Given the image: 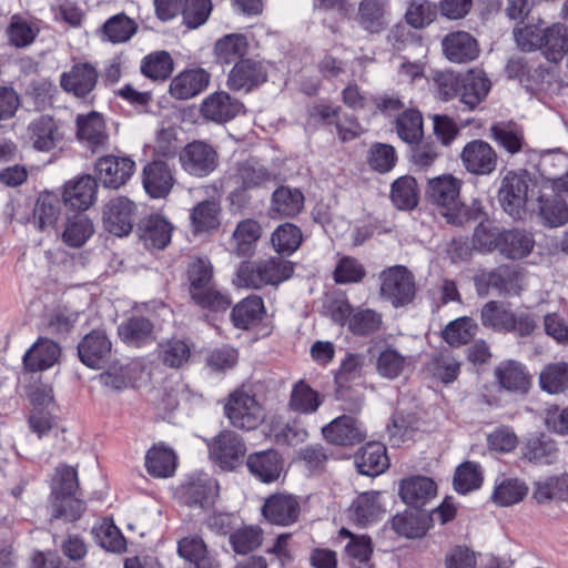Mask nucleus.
Returning a JSON list of instances; mask_svg holds the SVG:
<instances>
[{
	"instance_id": "1",
	"label": "nucleus",
	"mask_w": 568,
	"mask_h": 568,
	"mask_svg": "<svg viewBox=\"0 0 568 568\" xmlns=\"http://www.w3.org/2000/svg\"><path fill=\"white\" fill-rule=\"evenodd\" d=\"M462 181L452 174H443L427 182L425 196L435 205L447 223L462 226L469 221V213L460 200Z\"/></svg>"
},
{
	"instance_id": "2",
	"label": "nucleus",
	"mask_w": 568,
	"mask_h": 568,
	"mask_svg": "<svg viewBox=\"0 0 568 568\" xmlns=\"http://www.w3.org/2000/svg\"><path fill=\"white\" fill-rule=\"evenodd\" d=\"M79 488L77 469L72 466L61 464L55 467L51 481V517L62 518L67 521L78 520L85 507L81 499L72 498Z\"/></svg>"
},
{
	"instance_id": "3",
	"label": "nucleus",
	"mask_w": 568,
	"mask_h": 568,
	"mask_svg": "<svg viewBox=\"0 0 568 568\" xmlns=\"http://www.w3.org/2000/svg\"><path fill=\"white\" fill-rule=\"evenodd\" d=\"M538 181L527 170L509 171L503 179L498 192L504 211L515 220L526 215L527 203L538 194Z\"/></svg>"
},
{
	"instance_id": "4",
	"label": "nucleus",
	"mask_w": 568,
	"mask_h": 568,
	"mask_svg": "<svg viewBox=\"0 0 568 568\" xmlns=\"http://www.w3.org/2000/svg\"><path fill=\"white\" fill-rule=\"evenodd\" d=\"M293 273V264L281 257L243 262L237 268L235 284L251 290H260L267 285L277 286L288 280Z\"/></svg>"
},
{
	"instance_id": "5",
	"label": "nucleus",
	"mask_w": 568,
	"mask_h": 568,
	"mask_svg": "<svg viewBox=\"0 0 568 568\" xmlns=\"http://www.w3.org/2000/svg\"><path fill=\"white\" fill-rule=\"evenodd\" d=\"M381 297L389 302L394 307H403L410 304L416 295V282L414 274L404 265H394L379 273Z\"/></svg>"
},
{
	"instance_id": "6",
	"label": "nucleus",
	"mask_w": 568,
	"mask_h": 568,
	"mask_svg": "<svg viewBox=\"0 0 568 568\" xmlns=\"http://www.w3.org/2000/svg\"><path fill=\"white\" fill-rule=\"evenodd\" d=\"M224 412L231 425L242 430L256 429L265 418L264 409L255 396L243 390L230 394Z\"/></svg>"
},
{
	"instance_id": "7",
	"label": "nucleus",
	"mask_w": 568,
	"mask_h": 568,
	"mask_svg": "<svg viewBox=\"0 0 568 568\" xmlns=\"http://www.w3.org/2000/svg\"><path fill=\"white\" fill-rule=\"evenodd\" d=\"M210 457L223 470H234L244 463L246 444L233 430H223L207 444Z\"/></svg>"
},
{
	"instance_id": "8",
	"label": "nucleus",
	"mask_w": 568,
	"mask_h": 568,
	"mask_svg": "<svg viewBox=\"0 0 568 568\" xmlns=\"http://www.w3.org/2000/svg\"><path fill=\"white\" fill-rule=\"evenodd\" d=\"M138 205L126 196L110 199L102 210V225L105 232L118 236H128L134 225Z\"/></svg>"
},
{
	"instance_id": "9",
	"label": "nucleus",
	"mask_w": 568,
	"mask_h": 568,
	"mask_svg": "<svg viewBox=\"0 0 568 568\" xmlns=\"http://www.w3.org/2000/svg\"><path fill=\"white\" fill-rule=\"evenodd\" d=\"M182 169L190 175L203 178L211 174L217 166V151L209 143L194 140L179 153Z\"/></svg>"
},
{
	"instance_id": "10",
	"label": "nucleus",
	"mask_w": 568,
	"mask_h": 568,
	"mask_svg": "<svg viewBox=\"0 0 568 568\" xmlns=\"http://www.w3.org/2000/svg\"><path fill=\"white\" fill-rule=\"evenodd\" d=\"M78 356L82 364L101 369L112 359V342L105 331L92 329L78 344Z\"/></svg>"
},
{
	"instance_id": "11",
	"label": "nucleus",
	"mask_w": 568,
	"mask_h": 568,
	"mask_svg": "<svg viewBox=\"0 0 568 568\" xmlns=\"http://www.w3.org/2000/svg\"><path fill=\"white\" fill-rule=\"evenodd\" d=\"M247 40L241 33L226 34L214 45L216 62L222 67L234 64L231 71H254L256 65L243 57L247 50Z\"/></svg>"
},
{
	"instance_id": "12",
	"label": "nucleus",
	"mask_w": 568,
	"mask_h": 568,
	"mask_svg": "<svg viewBox=\"0 0 568 568\" xmlns=\"http://www.w3.org/2000/svg\"><path fill=\"white\" fill-rule=\"evenodd\" d=\"M460 160L465 170L474 175L491 174L498 163L496 151L484 140H471L463 148Z\"/></svg>"
},
{
	"instance_id": "13",
	"label": "nucleus",
	"mask_w": 568,
	"mask_h": 568,
	"mask_svg": "<svg viewBox=\"0 0 568 568\" xmlns=\"http://www.w3.org/2000/svg\"><path fill=\"white\" fill-rule=\"evenodd\" d=\"M94 169L104 187L119 189L132 176L135 162L129 156L109 154L99 158Z\"/></svg>"
},
{
	"instance_id": "14",
	"label": "nucleus",
	"mask_w": 568,
	"mask_h": 568,
	"mask_svg": "<svg viewBox=\"0 0 568 568\" xmlns=\"http://www.w3.org/2000/svg\"><path fill=\"white\" fill-rule=\"evenodd\" d=\"M324 438L334 445L354 446L365 440L366 429L355 417L342 415L322 428Z\"/></svg>"
},
{
	"instance_id": "15",
	"label": "nucleus",
	"mask_w": 568,
	"mask_h": 568,
	"mask_svg": "<svg viewBox=\"0 0 568 568\" xmlns=\"http://www.w3.org/2000/svg\"><path fill=\"white\" fill-rule=\"evenodd\" d=\"M262 514L268 523L285 527L298 520L301 505L293 495L274 494L264 501Z\"/></svg>"
},
{
	"instance_id": "16",
	"label": "nucleus",
	"mask_w": 568,
	"mask_h": 568,
	"mask_svg": "<svg viewBox=\"0 0 568 568\" xmlns=\"http://www.w3.org/2000/svg\"><path fill=\"white\" fill-rule=\"evenodd\" d=\"M77 138L93 153L103 149L109 142L106 125L101 113L91 111L77 115Z\"/></svg>"
},
{
	"instance_id": "17",
	"label": "nucleus",
	"mask_w": 568,
	"mask_h": 568,
	"mask_svg": "<svg viewBox=\"0 0 568 568\" xmlns=\"http://www.w3.org/2000/svg\"><path fill=\"white\" fill-rule=\"evenodd\" d=\"M142 184L152 199H163L171 192L175 178L166 162L153 160L143 168Z\"/></svg>"
},
{
	"instance_id": "18",
	"label": "nucleus",
	"mask_w": 568,
	"mask_h": 568,
	"mask_svg": "<svg viewBox=\"0 0 568 568\" xmlns=\"http://www.w3.org/2000/svg\"><path fill=\"white\" fill-rule=\"evenodd\" d=\"M537 202V216L542 226L556 229L568 223V204L562 196L548 192L544 186L538 190Z\"/></svg>"
},
{
	"instance_id": "19",
	"label": "nucleus",
	"mask_w": 568,
	"mask_h": 568,
	"mask_svg": "<svg viewBox=\"0 0 568 568\" xmlns=\"http://www.w3.org/2000/svg\"><path fill=\"white\" fill-rule=\"evenodd\" d=\"M244 109L241 101L232 99L226 92L210 94L201 104V115L209 121L223 124L232 121Z\"/></svg>"
},
{
	"instance_id": "20",
	"label": "nucleus",
	"mask_w": 568,
	"mask_h": 568,
	"mask_svg": "<svg viewBox=\"0 0 568 568\" xmlns=\"http://www.w3.org/2000/svg\"><path fill=\"white\" fill-rule=\"evenodd\" d=\"M495 377L500 388L524 396L531 387V376L527 367L517 361H504L495 369Z\"/></svg>"
},
{
	"instance_id": "21",
	"label": "nucleus",
	"mask_w": 568,
	"mask_h": 568,
	"mask_svg": "<svg viewBox=\"0 0 568 568\" xmlns=\"http://www.w3.org/2000/svg\"><path fill=\"white\" fill-rule=\"evenodd\" d=\"M245 465L251 475L265 484L277 480L283 470V459L275 449L250 454L245 459Z\"/></svg>"
},
{
	"instance_id": "22",
	"label": "nucleus",
	"mask_w": 568,
	"mask_h": 568,
	"mask_svg": "<svg viewBox=\"0 0 568 568\" xmlns=\"http://www.w3.org/2000/svg\"><path fill=\"white\" fill-rule=\"evenodd\" d=\"M60 355L61 347L58 343L39 337L23 355V367L31 373L42 372L58 363Z\"/></svg>"
},
{
	"instance_id": "23",
	"label": "nucleus",
	"mask_w": 568,
	"mask_h": 568,
	"mask_svg": "<svg viewBox=\"0 0 568 568\" xmlns=\"http://www.w3.org/2000/svg\"><path fill=\"white\" fill-rule=\"evenodd\" d=\"M97 190L95 179L91 175H83L64 185L62 199L70 209L85 211L94 203Z\"/></svg>"
},
{
	"instance_id": "24",
	"label": "nucleus",
	"mask_w": 568,
	"mask_h": 568,
	"mask_svg": "<svg viewBox=\"0 0 568 568\" xmlns=\"http://www.w3.org/2000/svg\"><path fill=\"white\" fill-rule=\"evenodd\" d=\"M437 494L435 481L426 476H410L399 483V496L408 506L420 508Z\"/></svg>"
},
{
	"instance_id": "25",
	"label": "nucleus",
	"mask_w": 568,
	"mask_h": 568,
	"mask_svg": "<svg viewBox=\"0 0 568 568\" xmlns=\"http://www.w3.org/2000/svg\"><path fill=\"white\" fill-rule=\"evenodd\" d=\"M217 495V481L210 477H200L183 486L181 499L189 507L206 509L214 505Z\"/></svg>"
},
{
	"instance_id": "26",
	"label": "nucleus",
	"mask_w": 568,
	"mask_h": 568,
	"mask_svg": "<svg viewBox=\"0 0 568 568\" xmlns=\"http://www.w3.org/2000/svg\"><path fill=\"white\" fill-rule=\"evenodd\" d=\"M136 233L146 247L162 250L171 241L172 225L164 217L151 214L138 223Z\"/></svg>"
},
{
	"instance_id": "27",
	"label": "nucleus",
	"mask_w": 568,
	"mask_h": 568,
	"mask_svg": "<svg viewBox=\"0 0 568 568\" xmlns=\"http://www.w3.org/2000/svg\"><path fill=\"white\" fill-rule=\"evenodd\" d=\"M355 465L359 474L375 477L389 467V458L385 445L371 442L363 446L355 455Z\"/></svg>"
},
{
	"instance_id": "28",
	"label": "nucleus",
	"mask_w": 568,
	"mask_h": 568,
	"mask_svg": "<svg viewBox=\"0 0 568 568\" xmlns=\"http://www.w3.org/2000/svg\"><path fill=\"white\" fill-rule=\"evenodd\" d=\"M442 47L446 58L455 63L473 61L478 55V44L468 32L457 31L447 34Z\"/></svg>"
},
{
	"instance_id": "29",
	"label": "nucleus",
	"mask_w": 568,
	"mask_h": 568,
	"mask_svg": "<svg viewBox=\"0 0 568 568\" xmlns=\"http://www.w3.org/2000/svg\"><path fill=\"white\" fill-rule=\"evenodd\" d=\"M120 339L132 347H141L155 339L154 325L144 316H131L118 326Z\"/></svg>"
},
{
	"instance_id": "30",
	"label": "nucleus",
	"mask_w": 568,
	"mask_h": 568,
	"mask_svg": "<svg viewBox=\"0 0 568 568\" xmlns=\"http://www.w3.org/2000/svg\"><path fill=\"white\" fill-rule=\"evenodd\" d=\"M178 552L187 561V568H220V562L200 536L182 538L178 544Z\"/></svg>"
},
{
	"instance_id": "31",
	"label": "nucleus",
	"mask_w": 568,
	"mask_h": 568,
	"mask_svg": "<svg viewBox=\"0 0 568 568\" xmlns=\"http://www.w3.org/2000/svg\"><path fill=\"white\" fill-rule=\"evenodd\" d=\"M304 194L298 189L278 186L272 194L270 215L275 217H294L304 207Z\"/></svg>"
},
{
	"instance_id": "32",
	"label": "nucleus",
	"mask_w": 568,
	"mask_h": 568,
	"mask_svg": "<svg viewBox=\"0 0 568 568\" xmlns=\"http://www.w3.org/2000/svg\"><path fill=\"white\" fill-rule=\"evenodd\" d=\"M499 253L511 260L528 256L535 246V236L530 231L514 227L501 231Z\"/></svg>"
},
{
	"instance_id": "33",
	"label": "nucleus",
	"mask_w": 568,
	"mask_h": 568,
	"mask_svg": "<svg viewBox=\"0 0 568 568\" xmlns=\"http://www.w3.org/2000/svg\"><path fill=\"white\" fill-rule=\"evenodd\" d=\"M523 455L535 465H552L558 462L560 450L555 439L546 434H538L527 439Z\"/></svg>"
},
{
	"instance_id": "34",
	"label": "nucleus",
	"mask_w": 568,
	"mask_h": 568,
	"mask_svg": "<svg viewBox=\"0 0 568 568\" xmlns=\"http://www.w3.org/2000/svg\"><path fill=\"white\" fill-rule=\"evenodd\" d=\"M323 402L324 396L321 393L311 387L306 381L300 379L292 387L287 405L294 413L311 415L317 412Z\"/></svg>"
},
{
	"instance_id": "35",
	"label": "nucleus",
	"mask_w": 568,
	"mask_h": 568,
	"mask_svg": "<svg viewBox=\"0 0 568 568\" xmlns=\"http://www.w3.org/2000/svg\"><path fill=\"white\" fill-rule=\"evenodd\" d=\"M30 138L33 146L39 151H50L62 139L59 126L53 118L40 115L29 124Z\"/></svg>"
},
{
	"instance_id": "36",
	"label": "nucleus",
	"mask_w": 568,
	"mask_h": 568,
	"mask_svg": "<svg viewBox=\"0 0 568 568\" xmlns=\"http://www.w3.org/2000/svg\"><path fill=\"white\" fill-rule=\"evenodd\" d=\"M486 73H462L459 100L470 110L475 109L488 94L491 82Z\"/></svg>"
},
{
	"instance_id": "37",
	"label": "nucleus",
	"mask_w": 568,
	"mask_h": 568,
	"mask_svg": "<svg viewBox=\"0 0 568 568\" xmlns=\"http://www.w3.org/2000/svg\"><path fill=\"white\" fill-rule=\"evenodd\" d=\"M145 467L153 477H170L176 468V455L173 449L164 445H154L145 455Z\"/></svg>"
},
{
	"instance_id": "38",
	"label": "nucleus",
	"mask_w": 568,
	"mask_h": 568,
	"mask_svg": "<svg viewBox=\"0 0 568 568\" xmlns=\"http://www.w3.org/2000/svg\"><path fill=\"white\" fill-rule=\"evenodd\" d=\"M486 284L500 295H517L521 290L520 273L516 267L500 265L483 275Z\"/></svg>"
},
{
	"instance_id": "39",
	"label": "nucleus",
	"mask_w": 568,
	"mask_h": 568,
	"mask_svg": "<svg viewBox=\"0 0 568 568\" xmlns=\"http://www.w3.org/2000/svg\"><path fill=\"white\" fill-rule=\"evenodd\" d=\"M210 82V73H178L170 83V93L178 100H187L201 93Z\"/></svg>"
},
{
	"instance_id": "40",
	"label": "nucleus",
	"mask_w": 568,
	"mask_h": 568,
	"mask_svg": "<svg viewBox=\"0 0 568 568\" xmlns=\"http://www.w3.org/2000/svg\"><path fill=\"white\" fill-rule=\"evenodd\" d=\"M265 313L264 302L257 295H251L232 310V321L237 328L247 329L257 324Z\"/></svg>"
},
{
	"instance_id": "41",
	"label": "nucleus",
	"mask_w": 568,
	"mask_h": 568,
	"mask_svg": "<svg viewBox=\"0 0 568 568\" xmlns=\"http://www.w3.org/2000/svg\"><path fill=\"white\" fill-rule=\"evenodd\" d=\"M390 200L398 210L409 211L417 206L419 190L415 178L403 175L390 186Z\"/></svg>"
},
{
	"instance_id": "42",
	"label": "nucleus",
	"mask_w": 568,
	"mask_h": 568,
	"mask_svg": "<svg viewBox=\"0 0 568 568\" xmlns=\"http://www.w3.org/2000/svg\"><path fill=\"white\" fill-rule=\"evenodd\" d=\"M568 50V30L561 23L544 29L542 54L551 62L561 60Z\"/></svg>"
},
{
	"instance_id": "43",
	"label": "nucleus",
	"mask_w": 568,
	"mask_h": 568,
	"mask_svg": "<svg viewBox=\"0 0 568 568\" xmlns=\"http://www.w3.org/2000/svg\"><path fill=\"white\" fill-rule=\"evenodd\" d=\"M387 0H361L358 22L369 32L377 33L385 28Z\"/></svg>"
},
{
	"instance_id": "44",
	"label": "nucleus",
	"mask_w": 568,
	"mask_h": 568,
	"mask_svg": "<svg viewBox=\"0 0 568 568\" xmlns=\"http://www.w3.org/2000/svg\"><path fill=\"white\" fill-rule=\"evenodd\" d=\"M93 233V222L87 215L77 213L68 217L65 229L62 233V240L71 247H81Z\"/></svg>"
},
{
	"instance_id": "45",
	"label": "nucleus",
	"mask_w": 568,
	"mask_h": 568,
	"mask_svg": "<svg viewBox=\"0 0 568 568\" xmlns=\"http://www.w3.org/2000/svg\"><path fill=\"white\" fill-rule=\"evenodd\" d=\"M260 236L261 226L257 222L253 220L241 221L233 232V252L239 257L250 256L253 253L255 243Z\"/></svg>"
},
{
	"instance_id": "46",
	"label": "nucleus",
	"mask_w": 568,
	"mask_h": 568,
	"mask_svg": "<svg viewBox=\"0 0 568 568\" xmlns=\"http://www.w3.org/2000/svg\"><path fill=\"white\" fill-rule=\"evenodd\" d=\"M540 388L551 395L568 389V363L556 362L546 365L539 374Z\"/></svg>"
},
{
	"instance_id": "47",
	"label": "nucleus",
	"mask_w": 568,
	"mask_h": 568,
	"mask_svg": "<svg viewBox=\"0 0 568 568\" xmlns=\"http://www.w3.org/2000/svg\"><path fill=\"white\" fill-rule=\"evenodd\" d=\"M138 30V23L124 13L109 18L102 26L103 39L112 43L129 41Z\"/></svg>"
},
{
	"instance_id": "48",
	"label": "nucleus",
	"mask_w": 568,
	"mask_h": 568,
	"mask_svg": "<svg viewBox=\"0 0 568 568\" xmlns=\"http://www.w3.org/2000/svg\"><path fill=\"white\" fill-rule=\"evenodd\" d=\"M490 133L494 141L510 154L520 152L525 143L524 132L515 123H495Z\"/></svg>"
},
{
	"instance_id": "49",
	"label": "nucleus",
	"mask_w": 568,
	"mask_h": 568,
	"mask_svg": "<svg viewBox=\"0 0 568 568\" xmlns=\"http://www.w3.org/2000/svg\"><path fill=\"white\" fill-rule=\"evenodd\" d=\"M395 129L399 139L413 145L423 139V115L417 110L404 111L395 121Z\"/></svg>"
},
{
	"instance_id": "50",
	"label": "nucleus",
	"mask_w": 568,
	"mask_h": 568,
	"mask_svg": "<svg viewBox=\"0 0 568 568\" xmlns=\"http://www.w3.org/2000/svg\"><path fill=\"white\" fill-rule=\"evenodd\" d=\"M379 497L378 491L363 493L353 503L355 520L361 526L376 521L384 513Z\"/></svg>"
},
{
	"instance_id": "51",
	"label": "nucleus",
	"mask_w": 568,
	"mask_h": 568,
	"mask_svg": "<svg viewBox=\"0 0 568 568\" xmlns=\"http://www.w3.org/2000/svg\"><path fill=\"white\" fill-rule=\"evenodd\" d=\"M220 203L214 200L200 202L191 213L192 226L195 233L215 230L220 225Z\"/></svg>"
},
{
	"instance_id": "52",
	"label": "nucleus",
	"mask_w": 568,
	"mask_h": 568,
	"mask_svg": "<svg viewBox=\"0 0 568 568\" xmlns=\"http://www.w3.org/2000/svg\"><path fill=\"white\" fill-rule=\"evenodd\" d=\"M392 527L398 535L406 538H420L428 530V521L423 514L404 511L393 517Z\"/></svg>"
},
{
	"instance_id": "53",
	"label": "nucleus",
	"mask_w": 568,
	"mask_h": 568,
	"mask_svg": "<svg viewBox=\"0 0 568 568\" xmlns=\"http://www.w3.org/2000/svg\"><path fill=\"white\" fill-rule=\"evenodd\" d=\"M513 315L514 312L505 307L503 303L489 301L480 311V321L485 327L507 333V329L511 327Z\"/></svg>"
},
{
	"instance_id": "54",
	"label": "nucleus",
	"mask_w": 568,
	"mask_h": 568,
	"mask_svg": "<svg viewBox=\"0 0 568 568\" xmlns=\"http://www.w3.org/2000/svg\"><path fill=\"white\" fill-rule=\"evenodd\" d=\"M427 367L435 378L446 385L455 382L460 372V363L448 351L435 354Z\"/></svg>"
},
{
	"instance_id": "55",
	"label": "nucleus",
	"mask_w": 568,
	"mask_h": 568,
	"mask_svg": "<svg viewBox=\"0 0 568 568\" xmlns=\"http://www.w3.org/2000/svg\"><path fill=\"white\" fill-rule=\"evenodd\" d=\"M568 495V475H555L547 477L545 480L535 485L534 498L539 504L550 501L552 499H564Z\"/></svg>"
},
{
	"instance_id": "56",
	"label": "nucleus",
	"mask_w": 568,
	"mask_h": 568,
	"mask_svg": "<svg viewBox=\"0 0 568 568\" xmlns=\"http://www.w3.org/2000/svg\"><path fill=\"white\" fill-rule=\"evenodd\" d=\"M95 541L105 550L122 552L126 549V541L120 529L112 520L104 519L92 529Z\"/></svg>"
},
{
	"instance_id": "57",
	"label": "nucleus",
	"mask_w": 568,
	"mask_h": 568,
	"mask_svg": "<svg viewBox=\"0 0 568 568\" xmlns=\"http://www.w3.org/2000/svg\"><path fill=\"white\" fill-rule=\"evenodd\" d=\"M213 265L207 257H196L192 260L187 266V280L190 283V295L201 292L205 287L212 285Z\"/></svg>"
},
{
	"instance_id": "58",
	"label": "nucleus",
	"mask_w": 568,
	"mask_h": 568,
	"mask_svg": "<svg viewBox=\"0 0 568 568\" xmlns=\"http://www.w3.org/2000/svg\"><path fill=\"white\" fill-rule=\"evenodd\" d=\"M104 367L105 371L98 376V381L103 387L116 392L129 387L131 384V369L129 365H124L118 359H111Z\"/></svg>"
},
{
	"instance_id": "59",
	"label": "nucleus",
	"mask_w": 568,
	"mask_h": 568,
	"mask_svg": "<svg viewBox=\"0 0 568 568\" xmlns=\"http://www.w3.org/2000/svg\"><path fill=\"white\" fill-rule=\"evenodd\" d=\"M483 483V471L479 464L474 462H464L460 464L454 475V488L460 494H467L478 489Z\"/></svg>"
},
{
	"instance_id": "60",
	"label": "nucleus",
	"mask_w": 568,
	"mask_h": 568,
	"mask_svg": "<svg viewBox=\"0 0 568 568\" xmlns=\"http://www.w3.org/2000/svg\"><path fill=\"white\" fill-rule=\"evenodd\" d=\"M528 488L524 481L516 478H506L495 486L493 501L498 506H510L524 499Z\"/></svg>"
},
{
	"instance_id": "61",
	"label": "nucleus",
	"mask_w": 568,
	"mask_h": 568,
	"mask_svg": "<svg viewBox=\"0 0 568 568\" xmlns=\"http://www.w3.org/2000/svg\"><path fill=\"white\" fill-rule=\"evenodd\" d=\"M362 359L359 355L347 354L335 375L336 396L346 399L349 393L348 382L361 376Z\"/></svg>"
},
{
	"instance_id": "62",
	"label": "nucleus",
	"mask_w": 568,
	"mask_h": 568,
	"mask_svg": "<svg viewBox=\"0 0 568 568\" xmlns=\"http://www.w3.org/2000/svg\"><path fill=\"white\" fill-rule=\"evenodd\" d=\"M271 242L277 253L292 254L302 243V231L292 223L280 225L272 234Z\"/></svg>"
},
{
	"instance_id": "63",
	"label": "nucleus",
	"mask_w": 568,
	"mask_h": 568,
	"mask_svg": "<svg viewBox=\"0 0 568 568\" xmlns=\"http://www.w3.org/2000/svg\"><path fill=\"white\" fill-rule=\"evenodd\" d=\"M39 32L38 27L21 16H13L7 29L10 43L17 48L30 45Z\"/></svg>"
},
{
	"instance_id": "64",
	"label": "nucleus",
	"mask_w": 568,
	"mask_h": 568,
	"mask_svg": "<svg viewBox=\"0 0 568 568\" xmlns=\"http://www.w3.org/2000/svg\"><path fill=\"white\" fill-rule=\"evenodd\" d=\"M159 347L161 361L171 368L182 367L191 357V348L182 339H169L161 343Z\"/></svg>"
}]
</instances>
